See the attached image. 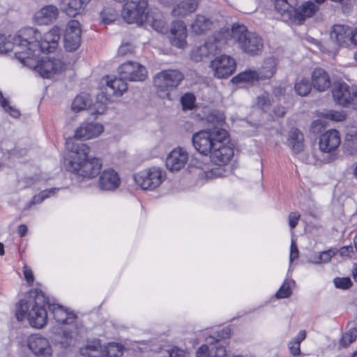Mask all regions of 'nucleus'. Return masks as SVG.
I'll list each match as a JSON object with an SVG mask.
<instances>
[{"label": "nucleus", "instance_id": "f257e3e1", "mask_svg": "<svg viewBox=\"0 0 357 357\" xmlns=\"http://www.w3.org/2000/svg\"><path fill=\"white\" fill-rule=\"evenodd\" d=\"M61 36L59 26H53L43 36L33 27H25L17 32L15 41L16 58L24 59L22 53L31 52L33 56H38L41 52H51L56 49Z\"/></svg>", "mask_w": 357, "mask_h": 357}, {"label": "nucleus", "instance_id": "f03ea898", "mask_svg": "<svg viewBox=\"0 0 357 357\" xmlns=\"http://www.w3.org/2000/svg\"><path fill=\"white\" fill-rule=\"evenodd\" d=\"M70 145V142H68V149L72 153L68 170L85 179L96 177L102 167L101 160L89 155L91 149L86 144L78 143L73 144L71 147Z\"/></svg>", "mask_w": 357, "mask_h": 357}, {"label": "nucleus", "instance_id": "7ed1b4c3", "mask_svg": "<svg viewBox=\"0 0 357 357\" xmlns=\"http://www.w3.org/2000/svg\"><path fill=\"white\" fill-rule=\"evenodd\" d=\"M34 298V305L32 309L26 314L27 306L24 300L19 303V307L16 311V318L21 321L27 317L29 324L35 328H43L47 323V312L46 307H48V298L40 289H35L31 292Z\"/></svg>", "mask_w": 357, "mask_h": 357}, {"label": "nucleus", "instance_id": "20e7f679", "mask_svg": "<svg viewBox=\"0 0 357 357\" xmlns=\"http://www.w3.org/2000/svg\"><path fill=\"white\" fill-rule=\"evenodd\" d=\"M40 55L33 56L31 52H24L22 56L24 59H17L24 66L34 69L44 78L62 72L67 67L66 62L59 57L45 56L40 59Z\"/></svg>", "mask_w": 357, "mask_h": 357}, {"label": "nucleus", "instance_id": "39448f33", "mask_svg": "<svg viewBox=\"0 0 357 357\" xmlns=\"http://www.w3.org/2000/svg\"><path fill=\"white\" fill-rule=\"evenodd\" d=\"M229 31L230 36L227 37L226 45L237 43L244 52L250 55L261 52L263 47L261 38L255 33L248 31L245 26L234 24Z\"/></svg>", "mask_w": 357, "mask_h": 357}, {"label": "nucleus", "instance_id": "423d86ee", "mask_svg": "<svg viewBox=\"0 0 357 357\" xmlns=\"http://www.w3.org/2000/svg\"><path fill=\"white\" fill-rule=\"evenodd\" d=\"M230 36L229 28H222L213 34L203 45L195 47L191 52V59L195 61H199L204 57L213 54L218 50H221L227 43V37Z\"/></svg>", "mask_w": 357, "mask_h": 357}, {"label": "nucleus", "instance_id": "0eeeda50", "mask_svg": "<svg viewBox=\"0 0 357 357\" xmlns=\"http://www.w3.org/2000/svg\"><path fill=\"white\" fill-rule=\"evenodd\" d=\"M227 130L215 127L208 130H202L193 135L192 138L195 149L201 154L207 155L219 139H225Z\"/></svg>", "mask_w": 357, "mask_h": 357}, {"label": "nucleus", "instance_id": "6e6552de", "mask_svg": "<svg viewBox=\"0 0 357 357\" xmlns=\"http://www.w3.org/2000/svg\"><path fill=\"white\" fill-rule=\"evenodd\" d=\"M329 75L322 68H315L311 78L299 76L294 85V89H328L331 86Z\"/></svg>", "mask_w": 357, "mask_h": 357}, {"label": "nucleus", "instance_id": "1a4fd4ad", "mask_svg": "<svg viewBox=\"0 0 357 357\" xmlns=\"http://www.w3.org/2000/svg\"><path fill=\"white\" fill-rule=\"evenodd\" d=\"M133 178L142 189L153 190L165 180L166 174L161 168L153 167L135 174Z\"/></svg>", "mask_w": 357, "mask_h": 357}, {"label": "nucleus", "instance_id": "9d476101", "mask_svg": "<svg viewBox=\"0 0 357 357\" xmlns=\"http://www.w3.org/2000/svg\"><path fill=\"white\" fill-rule=\"evenodd\" d=\"M147 7V0L128 1L123 7L121 16L128 24L144 25Z\"/></svg>", "mask_w": 357, "mask_h": 357}, {"label": "nucleus", "instance_id": "9b49d317", "mask_svg": "<svg viewBox=\"0 0 357 357\" xmlns=\"http://www.w3.org/2000/svg\"><path fill=\"white\" fill-rule=\"evenodd\" d=\"M229 144V139L227 132L225 139H219L215 142L209 153L211 162L217 165H223L230 161L234 155V149Z\"/></svg>", "mask_w": 357, "mask_h": 357}, {"label": "nucleus", "instance_id": "f8f14e48", "mask_svg": "<svg viewBox=\"0 0 357 357\" xmlns=\"http://www.w3.org/2000/svg\"><path fill=\"white\" fill-rule=\"evenodd\" d=\"M188 29L182 20H174L167 33L170 45L179 50H185L188 46Z\"/></svg>", "mask_w": 357, "mask_h": 357}, {"label": "nucleus", "instance_id": "ddd939ff", "mask_svg": "<svg viewBox=\"0 0 357 357\" xmlns=\"http://www.w3.org/2000/svg\"><path fill=\"white\" fill-rule=\"evenodd\" d=\"M210 67L215 77L218 78H227L236 70V63L231 56L222 54L214 58Z\"/></svg>", "mask_w": 357, "mask_h": 357}, {"label": "nucleus", "instance_id": "4468645a", "mask_svg": "<svg viewBox=\"0 0 357 357\" xmlns=\"http://www.w3.org/2000/svg\"><path fill=\"white\" fill-rule=\"evenodd\" d=\"M82 29L80 23L75 20H70L63 35L64 47L68 52L77 50L81 43Z\"/></svg>", "mask_w": 357, "mask_h": 357}, {"label": "nucleus", "instance_id": "2eb2a0df", "mask_svg": "<svg viewBox=\"0 0 357 357\" xmlns=\"http://www.w3.org/2000/svg\"><path fill=\"white\" fill-rule=\"evenodd\" d=\"M183 79V76L178 70H162L154 76L153 84L158 89H176Z\"/></svg>", "mask_w": 357, "mask_h": 357}, {"label": "nucleus", "instance_id": "dca6fc26", "mask_svg": "<svg viewBox=\"0 0 357 357\" xmlns=\"http://www.w3.org/2000/svg\"><path fill=\"white\" fill-rule=\"evenodd\" d=\"M118 72L126 81L142 82L147 76L146 68L134 61H128L122 63L118 68Z\"/></svg>", "mask_w": 357, "mask_h": 357}, {"label": "nucleus", "instance_id": "f3484780", "mask_svg": "<svg viewBox=\"0 0 357 357\" xmlns=\"http://www.w3.org/2000/svg\"><path fill=\"white\" fill-rule=\"evenodd\" d=\"M206 342L210 344V347L206 344L202 345L197 351L196 357H227L226 349L219 340L213 337H208ZM234 357L243 356H235Z\"/></svg>", "mask_w": 357, "mask_h": 357}, {"label": "nucleus", "instance_id": "a211bd4d", "mask_svg": "<svg viewBox=\"0 0 357 357\" xmlns=\"http://www.w3.org/2000/svg\"><path fill=\"white\" fill-rule=\"evenodd\" d=\"M27 346L37 357H51L52 349L48 340L39 335H31Z\"/></svg>", "mask_w": 357, "mask_h": 357}, {"label": "nucleus", "instance_id": "6ab92c4d", "mask_svg": "<svg viewBox=\"0 0 357 357\" xmlns=\"http://www.w3.org/2000/svg\"><path fill=\"white\" fill-rule=\"evenodd\" d=\"M318 6L312 1H307L293 9L290 22L302 24L307 18L312 17L318 10Z\"/></svg>", "mask_w": 357, "mask_h": 357}, {"label": "nucleus", "instance_id": "aec40b11", "mask_svg": "<svg viewBox=\"0 0 357 357\" xmlns=\"http://www.w3.org/2000/svg\"><path fill=\"white\" fill-rule=\"evenodd\" d=\"M121 184L119 174L113 169H105L100 174L98 178V187L101 190L114 191Z\"/></svg>", "mask_w": 357, "mask_h": 357}, {"label": "nucleus", "instance_id": "412c9836", "mask_svg": "<svg viewBox=\"0 0 357 357\" xmlns=\"http://www.w3.org/2000/svg\"><path fill=\"white\" fill-rule=\"evenodd\" d=\"M103 126L98 123H83L75 132V137L80 140H88L98 137L103 132Z\"/></svg>", "mask_w": 357, "mask_h": 357}, {"label": "nucleus", "instance_id": "4be33fe9", "mask_svg": "<svg viewBox=\"0 0 357 357\" xmlns=\"http://www.w3.org/2000/svg\"><path fill=\"white\" fill-rule=\"evenodd\" d=\"M188 160V153L181 148L171 151L166 159V166L171 172H177L185 167Z\"/></svg>", "mask_w": 357, "mask_h": 357}, {"label": "nucleus", "instance_id": "5701e85b", "mask_svg": "<svg viewBox=\"0 0 357 357\" xmlns=\"http://www.w3.org/2000/svg\"><path fill=\"white\" fill-rule=\"evenodd\" d=\"M340 144V137L336 130H330L322 134L319 138L320 150L331 153L336 150Z\"/></svg>", "mask_w": 357, "mask_h": 357}, {"label": "nucleus", "instance_id": "b1692460", "mask_svg": "<svg viewBox=\"0 0 357 357\" xmlns=\"http://www.w3.org/2000/svg\"><path fill=\"white\" fill-rule=\"evenodd\" d=\"M351 29L349 26L335 24L331 28L330 38L338 46H344L351 42Z\"/></svg>", "mask_w": 357, "mask_h": 357}, {"label": "nucleus", "instance_id": "393cba45", "mask_svg": "<svg viewBox=\"0 0 357 357\" xmlns=\"http://www.w3.org/2000/svg\"><path fill=\"white\" fill-rule=\"evenodd\" d=\"M59 15L58 8L53 5L41 8L33 15V21L38 25H46L52 23Z\"/></svg>", "mask_w": 357, "mask_h": 357}, {"label": "nucleus", "instance_id": "a878e982", "mask_svg": "<svg viewBox=\"0 0 357 357\" xmlns=\"http://www.w3.org/2000/svg\"><path fill=\"white\" fill-rule=\"evenodd\" d=\"M48 308L52 313L56 322L59 324H71L77 317L72 312H68L67 309L61 305L51 303L49 299Z\"/></svg>", "mask_w": 357, "mask_h": 357}, {"label": "nucleus", "instance_id": "bb28decb", "mask_svg": "<svg viewBox=\"0 0 357 357\" xmlns=\"http://www.w3.org/2000/svg\"><path fill=\"white\" fill-rule=\"evenodd\" d=\"M335 101L343 107L357 109V91H332Z\"/></svg>", "mask_w": 357, "mask_h": 357}, {"label": "nucleus", "instance_id": "cd10ccee", "mask_svg": "<svg viewBox=\"0 0 357 357\" xmlns=\"http://www.w3.org/2000/svg\"><path fill=\"white\" fill-rule=\"evenodd\" d=\"M91 0H63L62 10L69 17L82 13Z\"/></svg>", "mask_w": 357, "mask_h": 357}, {"label": "nucleus", "instance_id": "c85d7f7f", "mask_svg": "<svg viewBox=\"0 0 357 357\" xmlns=\"http://www.w3.org/2000/svg\"><path fill=\"white\" fill-rule=\"evenodd\" d=\"M213 27V22L208 16L198 14L192 20L190 24L192 31L197 35L204 34Z\"/></svg>", "mask_w": 357, "mask_h": 357}, {"label": "nucleus", "instance_id": "c756f323", "mask_svg": "<svg viewBox=\"0 0 357 357\" xmlns=\"http://www.w3.org/2000/svg\"><path fill=\"white\" fill-rule=\"evenodd\" d=\"M198 4V0H183L173 8L172 13L174 17H185L195 11Z\"/></svg>", "mask_w": 357, "mask_h": 357}, {"label": "nucleus", "instance_id": "7c9ffc66", "mask_svg": "<svg viewBox=\"0 0 357 357\" xmlns=\"http://www.w3.org/2000/svg\"><path fill=\"white\" fill-rule=\"evenodd\" d=\"M165 24L163 17L159 12L151 11L146 13L144 24L150 26L158 33H162Z\"/></svg>", "mask_w": 357, "mask_h": 357}, {"label": "nucleus", "instance_id": "2f4dec72", "mask_svg": "<svg viewBox=\"0 0 357 357\" xmlns=\"http://www.w3.org/2000/svg\"><path fill=\"white\" fill-rule=\"evenodd\" d=\"M231 81L234 84H253L259 81V73L257 70H245L234 77Z\"/></svg>", "mask_w": 357, "mask_h": 357}, {"label": "nucleus", "instance_id": "473e14b6", "mask_svg": "<svg viewBox=\"0 0 357 357\" xmlns=\"http://www.w3.org/2000/svg\"><path fill=\"white\" fill-rule=\"evenodd\" d=\"M303 135L298 129L292 128L289 131L287 143L295 153H299L303 150Z\"/></svg>", "mask_w": 357, "mask_h": 357}, {"label": "nucleus", "instance_id": "72a5a7b5", "mask_svg": "<svg viewBox=\"0 0 357 357\" xmlns=\"http://www.w3.org/2000/svg\"><path fill=\"white\" fill-rule=\"evenodd\" d=\"M274 6L282 20L290 22L294 8L288 0H275Z\"/></svg>", "mask_w": 357, "mask_h": 357}, {"label": "nucleus", "instance_id": "f704fd0d", "mask_svg": "<svg viewBox=\"0 0 357 357\" xmlns=\"http://www.w3.org/2000/svg\"><path fill=\"white\" fill-rule=\"evenodd\" d=\"M275 61L273 57H268L264 61L262 66L257 70L259 80H265L273 77L275 71Z\"/></svg>", "mask_w": 357, "mask_h": 357}, {"label": "nucleus", "instance_id": "c9c22d12", "mask_svg": "<svg viewBox=\"0 0 357 357\" xmlns=\"http://www.w3.org/2000/svg\"><path fill=\"white\" fill-rule=\"evenodd\" d=\"M80 354L83 357H102V349L98 340L88 342L81 348Z\"/></svg>", "mask_w": 357, "mask_h": 357}, {"label": "nucleus", "instance_id": "e433bc0d", "mask_svg": "<svg viewBox=\"0 0 357 357\" xmlns=\"http://www.w3.org/2000/svg\"><path fill=\"white\" fill-rule=\"evenodd\" d=\"M102 85H105L110 89H128V84L126 79L121 76L107 75L101 79Z\"/></svg>", "mask_w": 357, "mask_h": 357}, {"label": "nucleus", "instance_id": "4c0bfd02", "mask_svg": "<svg viewBox=\"0 0 357 357\" xmlns=\"http://www.w3.org/2000/svg\"><path fill=\"white\" fill-rule=\"evenodd\" d=\"M92 104V100L89 93L86 92H82L79 95L77 96L72 103V109L78 112L82 110L86 109Z\"/></svg>", "mask_w": 357, "mask_h": 357}, {"label": "nucleus", "instance_id": "58836bf2", "mask_svg": "<svg viewBox=\"0 0 357 357\" xmlns=\"http://www.w3.org/2000/svg\"><path fill=\"white\" fill-rule=\"evenodd\" d=\"M17 36V33L15 35H6L0 33V54H5L10 51H13L16 56V44L15 38Z\"/></svg>", "mask_w": 357, "mask_h": 357}, {"label": "nucleus", "instance_id": "ea45409f", "mask_svg": "<svg viewBox=\"0 0 357 357\" xmlns=\"http://www.w3.org/2000/svg\"><path fill=\"white\" fill-rule=\"evenodd\" d=\"M123 91H101L97 94V102L102 105H107L114 102L123 96Z\"/></svg>", "mask_w": 357, "mask_h": 357}, {"label": "nucleus", "instance_id": "a19ab883", "mask_svg": "<svg viewBox=\"0 0 357 357\" xmlns=\"http://www.w3.org/2000/svg\"><path fill=\"white\" fill-rule=\"evenodd\" d=\"M59 190V188H50L41 191L39 194L35 195L32 200L29 202L25 206V209H29L33 205L40 204L45 199L53 196Z\"/></svg>", "mask_w": 357, "mask_h": 357}, {"label": "nucleus", "instance_id": "79ce46f5", "mask_svg": "<svg viewBox=\"0 0 357 357\" xmlns=\"http://www.w3.org/2000/svg\"><path fill=\"white\" fill-rule=\"evenodd\" d=\"M123 347L118 343H109L102 349V357H120L123 354Z\"/></svg>", "mask_w": 357, "mask_h": 357}, {"label": "nucleus", "instance_id": "37998d69", "mask_svg": "<svg viewBox=\"0 0 357 357\" xmlns=\"http://www.w3.org/2000/svg\"><path fill=\"white\" fill-rule=\"evenodd\" d=\"M0 105L3 108V111L8 114L11 117L17 119L20 116V112L10 105L9 100L3 96L1 91H0Z\"/></svg>", "mask_w": 357, "mask_h": 357}, {"label": "nucleus", "instance_id": "c03bdc74", "mask_svg": "<svg viewBox=\"0 0 357 357\" xmlns=\"http://www.w3.org/2000/svg\"><path fill=\"white\" fill-rule=\"evenodd\" d=\"M344 146L351 154L357 153V132L346 135Z\"/></svg>", "mask_w": 357, "mask_h": 357}, {"label": "nucleus", "instance_id": "a18cd8bd", "mask_svg": "<svg viewBox=\"0 0 357 357\" xmlns=\"http://www.w3.org/2000/svg\"><path fill=\"white\" fill-rule=\"evenodd\" d=\"M357 337V328H353L346 332L340 341L341 346L346 347L354 342Z\"/></svg>", "mask_w": 357, "mask_h": 357}, {"label": "nucleus", "instance_id": "49530a36", "mask_svg": "<svg viewBox=\"0 0 357 357\" xmlns=\"http://www.w3.org/2000/svg\"><path fill=\"white\" fill-rule=\"evenodd\" d=\"M181 103L183 110H191L195 106V97L192 93H187L181 97Z\"/></svg>", "mask_w": 357, "mask_h": 357}, {"label": "nucleus", "instance_id": "de8ad7c7", "mask_svg": "<svg viewBox=\"0 0 357 357\" xmlns=\"http://www.w3.org/2000/svg\"><path fill=\"white\" fill-rule=\"evenodd\" d=\"M321 116L326 119L337 122L342 121L346 119V114L344 112L335 110H328L322 112Z\"/></svg>", "mask_w": 357, "mask_h": 357}, {"label": "nucleus", "instance_id": "09e8293b", "mask_svg": "<svg viewBox=\"0 0 357 357\" xmlns=\"http://www.w3.org/2000/svg\"><path fill=\"white\" fill-rule=\"evenodd\" d=\"M54 340L63 347H67L71 343L72 334L70 332L63 330L61 334L59 333L56 335V337H55Z\"/></svg>", "mask_w": 357, "mask_h": 357}, {"label": "nucleus", "instance_id": "8fccbe9b", "mask_svg": "<svg viewBox=\"0 0 357 357\" xmlns=\"http://www.w3.org/2000/svg\"><path fill=\"white\" fill-rule=\"evenodd\" d=\"M291 294L289 282L286 280L275 294L278 299L289 298Z\"/></svg>", "mask_w": 357, "mask_h": 357}, {"label": "nucleus", "instance_id": "3c124183", "mask_svg": "<svg viewBox=\"0 0 357 357\" xmlns=\"http://www.w3.org/2000/svg\"><path fill=\"white\" fill-rule=\"evenodd\" d=\"M255 105L257 107L266 112L271 105V100L266 93H264L257 98Z\"/></svg>", "mask_w": 357, "mask_h": 357}, {"label": "nucleus", "instance_id": "603ef678", "mask_svg": "<svg viewBox=\"0 0 357 357\" xmlns=\"http://www.w3.org/2000/svg\"><path fill=\"white\" fill-rule=\"evenodd\" d=\"M334 284L337 288L348 289L351 285V282L348 278H337L334 279Z\"/></svg>", "mask_w": 357, "mask_h": 357}, {"label": "nucleus", "instance_id": "864d4df0", "mask_svg": "<svg viewBox=\"0 0 357 357\" xmlns=\"http://www.w3.org/2000/svg\"><path fill=\"white\" fill-rule=\"evenodd\" d=\"M117 14L114 11L104 10L101 13L102 20L105 24H109L114 22L116 18Z\"/></svg>", "mask_w": 357, "mask_h": 357}, {"label": "nucleus", "instance_id": "5fc2aeb1", "mask_svg": "<svg viewBox=\"0 0 357 357\" xmlns=\"http://www.w3.org/2000/svg\"><path fill=\"white\" fill-rule=\"evenodd\" d=\"M325 121L321 119H317L312 123L310 130L314 133H318L321 132V130L325 127Z\"/></svg>", "mask_w": 357, "mask_h": 357}, {"label": "nucleus", "instance_id": "6e6d98bb", "mask_svg": "<svg viewBox=\"0 0 357 357\" xmlns=\"http://www.w3.org/2000/svg\"><path fill=\"white\" fill-rule=\"evenodd\" d=\"M335 255V252L332 251L331 250L322 252L319 256V260L317 261V263H326L328 262L332 256Z\"/></svg>", "mask_w": 357, "mask_h": 357}, {"label": "nucleus", "instance_id": "4d7b16f0", "mask_svg": "<svg viewBox=\"0 0 357 357\" xmlns=\"http://www.w3.org/2000/svg\"><path fill=\"white\" fill-rule=\"evenodd\" d=\"M300 214L298 212H291L289 215V224L291 229L296 227L298 221L300 218Z\"/></svg>", "mask_w": 357, "mask_h": 357}, {"label": "nucleus", "instance_id": "13d9d810", "mask_svg": "<svg viewBox=\"0 0 357 357\" xmlns=\"http://www.w3.org/2000/svg\"><path fill=\"white\" fill-rule=\"evenodd\" d=\"M133 47L130 43H122L118 50V54L119 55H126L132 52Z\"/></svg>", "mask_w": 357, "mask_h": 357}, {"label": "nucleus", "instance_id": "bf43d9fd", "mask_svg": "<svg viewBox=\"0 0 357 357\" xmlns=\"http://www.w3.org/2000/svg\"><path fill=\"white\" fill-rule=\"evenodd\" d=\"M289 349L291 354L294 356H297L301 353L300 344L298 342H294V340L291 341L289 343Z\"/></svg>", "mask_w": 357, "mask_h": 357}, {"label": "nucleus", "instance_id": "052dcab7", "mask_svg": "<svg viewBox=\"0 0 357 357\" xmlns=\"http://www.w3.org/2000/svg\"><path fill=\"white\" fill-rule=\"evenodd\" d=\"M299 251L297 248L296 244L294 240L291 241V252L289 260L290 262H292L294 259L298 257Z\"/></svg>", "mask_w": 357, "mask_h": 357}, {"label": "nucleus", "instance_id": "680f3d73", "mask_svg": "<svg viewBox=\"0 0 357 357\" xmlns=\"http://www.w3.org/2000/svg\"><path fill=\"white\" fill-rule=\"evenodd\" d=\"M169 357H186L183 351L174 348L168 351Z\"/></svg>", "mask_w": 357, "mask_h": 357}, {"label": "nucleus", "instance_id": "e2e57ef3", "mask_svg": "<svg viewBox=\"0 0 357 357\" xmlns=\"http://www.w3.org/2000/svg\"><path fill=\"white\" fill-rule=\"evenodd\" d=\"M351 252L354 253V248L351 245L344 246L340 250V254L341 256H350Z\"/></svg>", "mask_w": 357, "mask_h": 357}, {"label": "nucleus", "instance_id": "0e129e2a", "mask_svg": "<svg viewBox=\"0 0 357 357\" xmlns=\"http://www.w3.org/2000/svg\"><path fill=\"white\" fill-rule=\"evenodd\" d=\"M24 275L29 283H32L33 282V276L31 269L25 267L24 270Z\"/></svg>", "mask_w": 357, "mask_h": 357}, {"label": "nucleus", "instance_id": "69168bd1", "mask_svg": "<svg viewBox=\"0 0 357 357\" xmlns=\"http://www.w3.org/2000/svg\"><path fill=\"white\" fill-rule=\"evenodd\" d=\"M273 112L276 116L282 117L285 114L286 110L284 107L280 106L275 108Z\"/></svg>", "mask_w": 357, "mask_h": 357}, {"label": "nucleus", "instance_id": "338daca9", "mask_svg": "<svg viewBox=\"0 0 357 357\" xmlns=\"http://www.w3.org/2000/svg\"><path fill=\"white\" fill-rule=\"evenodd\" d=\"M213 116L216 117L218 124H221L225 119L224 114L217 112L213 114Z\"/></svg>", "mask_w": 357, "mask_h": 357}, {"label": "nucleus", "instance_id": "774afa93", "mask_svg": "<svg viewBox=\"0 0 357 357\" xmlns=\"http://www.w3.org/2000/svg\"><path fill=\"white\" fill-rule=\"evenodd\" d=\"M351 43L357 45V27L351 30Z\"/></svg>", "mask_w": 357, "mask_h": 357}]
</instances>
